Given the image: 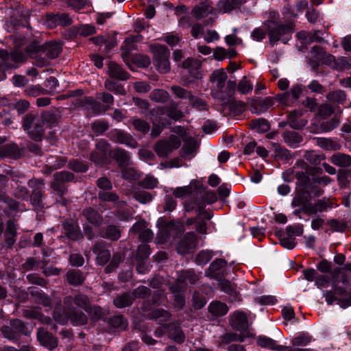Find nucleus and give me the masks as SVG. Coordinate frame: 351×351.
<instances>
[{"mask_svg":"<svg viewBox=\"0 0 351 351\" xmlns=\"http://www.w3.org/2000/svg\"><path fill=\"white\" fill-rule=\"evenodd\" d=\"M265 25L268 32L269 43L273 45L278 40L287 43L295 30V25L293 22L280 23L273 19H269L265 22Z\"/></svg>","mask_w":351,"mask_h":351,"instance_id":"nucleus-1","label":"nucleus"},{"mask_svg":"<svg viewBox=\"0 0 351 351\" xmlns=\"http://www.w3.org/2000/svg\"><path fill=\"white\" fill-rule=\"evenodd\" d=\"M53 317L56 322L62 325L66 324L69 320L73 326H83L88 323V317L85 313L75 307H71V309L64 308L63 313L55 311Z\"/></svg>","mask_w":351,"mask_h":351,"instance_id":"nucleus-2","label":"nucleus"},{"mask_svg":"<svg viewBox=\"0 0 351 351\" xmlns=\"http://www.w3.org/2000/svg\"><path fill=\"white\" fill-rule=\"evenodd\" d=\"M27 185L31 189L29 197L30 203L35 209L44 208V199H45V182L43 179L33 178L30 179Z\"/></svg>","mask_w":351,"mask_h":351,"instance_id":"nucleus-3","label":"nucleus"},{"mask_svg":"<svg viewBox=\"0 0 351 351\" xmlns=\"http://www.w3.org/2000/svg\"><path fill=\"white\" fill-rule=\"evenodd\" d=\"M53 177V180L51 182L50 186L53 191L56 192L60 197L59 199H56V202L61 205H66L67 200L63 197L66 192L64 183L72 181L74 179V176L71 172L62 171L56 173Z\"/></svg>","mask_w":351,"mask_h":351,"instance_id":"nucleus-4","label":"nucleus"},{"mask_svg":"<svg viewBox=\"0 0 351 351\" xmlns=\"http://www.w3.org/2000/svg\"><path fill=\"white\" fill-rule=\"evenodd\" d=\"M150 47L154 54L153 60L156 69L161 73H168L170 70V53L168 48L160 44L152 45Z\"/></svg>","mask_w":351,"mask_h":351,"instance_id":"nucleus-5","label":"nucleus"},{"mask_svg":"<svg viewBox=\"0 0 351 351\" xmlns=\"http://www.w3.org/2000/svg\"><path fill=\"white\" fill-rule=\"evenodd\" d=\"M180 145V138L176 135H171L168 138L158 141L154 145V150L160 158H167Z\"/></svg>","mask_w":351,"mask_h":351,"instance_id":"nucleus-6","label":"nucleus"},{"mask_svg":"<svg viewBox=\"0 0 351 351\" xmlns=\"http://www.w3.org/2000/svg\"><path fill=\"white\" fill-rule=\"evenodd\" d=\"M340 280H335L333 282V290L326 291L324 292L326 302L328 305H332L335 302H339L343 298H339L343 296L346 293V285L348 282L347 276L343 273L339 274Z\"/></svg>","mask_w":351,"mask_h":351,"instance_id":"nucleus-7","label":"nucleus"},{"mask_svg":"<svg viewBox=\"0 0 351 351\" xmlns=\"http://www.w3.org/2000/svg\"><path fill=\"white\" fill-rule=\"evenodd\" d=\"M28 52L43 51L44 55L51 60L57 58L62 51V47L60 43L51 41L44 45H40L38 42L34 40L27 47Z\"/></svg>","mask_w":351,"mask_h":351,"instance_id":"nucleus-8","label":"nucleus"},{"mask_svg":"<svg viewBox=\"0 0 351 351\" xmlns=\"http://www.w3.org/2000/svg\"><path fill=\"white\" fill-rule=\"evenodd\" d=\"M227 77V74L223 69L215 70L210 74L209 81L213 84L211 93L214 97L223 99V89Z\"/></svg>","mask_w":351,"mask_h":351,"instance_id":"nucleus-9","label":"nucleus"},{"mask_svg":"<svg viewBox=\"0 0 351 351\" xmlns=\"http://www.w3.org/2000/svg\"><path fill=\"white\" fill-rule=\"evenodd\" d=\"M199 183L197 182V189L195 192V199L189 200L184 203V206L187 212L192 211L195 208V204L201 202L204 204H213L217 200V195L214 191H201L199 189Z\"/></svg>","mask_w":351,"mask_h":351,"instance_id":"nucleus-10","label":"nucleus"},{"mask_svg":"<svg viewBox=\"0 0 351 351\" xmlns=\"http://www.w3.org/2000/svg\"><path fill=\"white\" fill-rule=\"evenodd\" d=\"M26 327L24 323L19 319H13L10 322V326H3L1 328V332L4 337L10 339H17L21 334H26Z\"/></svg>","mask_w":351,"mask_h":351,"instance_id":"nucleus-11","label":"nucleus"},{"mask_svg":"<svg viewBox=\"0 0 351 351\" xmlns=\"http://www.w3.org/2000/svg\"><path fill=\"white\" fill-rule=\"evenodd\" d=\"M79 106H82L89 113L93 114H97L104 112L110 109V106H105L101 105L99 101L93 97H85L78 101Z\"/></svg>","mask_w":351,"mask_h":351,"instance_id":"nucleus-12","label":"nucleus"},{"mask_svg":"<svg viewBox=\"0 0 351 351\" xmlns=\"http://www.w3.org/2000/svg\"><path fill=\"white\" fill-rule=\"evenodd\" d=\"M63 303L64 308L66 309H71V307H74L73 304H75L77 307L86 310L90 304L88 297L82 293H78L74 296H66Z\"/></svg>","mask_w":351,"mask_h":351,"instance_id":"nucleus-13","label":"nucleus"},{"mask_svg":"<svg viewBox=\"0 0 351 351\" xmlns=\"http://www.w3.org/2000/svg\"><path fill=\"white\" fill-rule=\"evenodd\" d=\"M92 250L96 255L95 260L97 265L103 266L110 260V252L106 247L104 242L100 241L95 243L93 246Z\"/></svg>","mask_w":351,"mask_h":351,"instance_id":"nucleus-14","label":"nucleus"},{"mask_svg":"<svg viewBox=\"0 0 351 351\" xmlns=\"http://www.w3.org/2000/svg\"><path fill=\"white\" fill-rule=\"evenodd\" d=\"M110 138L115 143L125 144L128 147L135 148L137 147V142L130 134L123 130L115 129L110 132Z\"/></svg>","mask_w":351,"mask_h":351,"instance_id":"nucleus-15","label":"nucleus"},{"mask_svg":"<svg viewBox=\"0 0 351 351\" xmlns=\"http://www.w3.org/2000/svg\"><path fill=\"white\" fill-rule=\"evenodd\" d=\"M36 337L40 343L49 350H53L58 346L57 338L43 327L38 329Z\"/></svg>","mask_w":351,"mask_h":351,"instance_id":"nucleus-16","label":"nucleus"},{"mask_svg":"<svg viewBox=\"0 0 351 351\" xmlns=\"http://www.w3.org/2000/svg\"><path fill=\"white\" fill-rule=\"evenodd\" d=\"M274 104L273 99L270 97L264 99H253L250 104V110L252 113L261 114L267 111Z\"/></svg>","mask_w":351,"mask_h":351,"instance_id":"nucleus-17","label":"nucleus"},{"mask_svg":"<svg viewBox=\"0 0 351 351\" xmlns=\"http://www.w3.org/2000/svg\"><path fill=\"white\" fill-rule=\"evenodd\" d=\"M66 235L72 240H79L83 237L80 226L77 221L66 219L62 223Z\"/></svg>","mask_w":351,"mask_h":351,"instance_id":"nucleus-18","label":"nucleus"},{"mask_svg":"<svg viewBox=\"0 0 351 351\" xmlns=\"http://www.w3.org/2000/svg\"><path fill=\"white\" fill-rule=\"evenodd\" d=\"M197 237L193 232L186 233L179 242L177 250L181 254H186L190 250L195 247Z\"/></svg>","mask_w":351,"mask_h":351,"instance_id":"nucleus-19","label":"nucleus"},{"mask_svg":"<svg viewBox=\"0 0 351 351\" xmlns=\"http://www.w3.org/2000/svg\"><path fill=\"white\" fill-rule=\"evenodd\" d=\"M303 115L302 110H293L291 112L288 116L287 123L290 128L299 130L304 128L307 124V120L300 119Z\"/></svg>","mask_w":351,"mask_h":351,"instance_id":"nucleus-20","label":"nucleus"},{"mask_svg":"<svg viewBox=\"0 0 351 351\" xmlns=\"http://www.w3.org/2000/svg\"><path fill=\"white\" fill-rule=\"evenodd\" d=\"M246 0H223L219 1L217 4V9L220 13H230L233 10L239 8Z\"/></svg>","mask_w":351,"mask_h":351,"instance_id":"nucleus-21","label":"nucleus"},{"mask_svg":"<svg viewBox=\"0 0 351 351\" xmlns=\"http://www.w3.org/2000/svg\"><path fill=\"white\" fill-rule=\"evenodd\" d=\"M90 40L97 45H104V51L108 53L117 45L116 38L114 36L106 34L104 36H99L96 37H92Z\"/></svg>","mask_w":351,"mask_h":351,"instance_id":"nucleus-22","label":"nucleus"},{"mask_svg":"<svg viewBox=\"0 0 351 351\" xmlns=\"http://www.w3.org/2000/svg\"><path fill=\"white\" fill-rule=\"evenodd\" d=\"M82 215L88 223L95 226H99L104 221L102 215L91 207L84 208L82 212Z\"/></svg>","mask_w":351,"mask_h":351,"instance_id":"nucleus-23","label":"nucleus"},{"mask_svg":"<svg viewBox=\"0 0 351 351\" xmlns=\"http://www.w3.org/2000/svg\"><path fill=\"white\" fill-rule=\"evenodd\" d=\"M182 67L188 70L191 77L195 80H199L202 77L200 72L199 71L201 67V63L197 60L192 58H187L182 62Z\"/></svg>","mask_w":351,"mask_h":351,"instance_id":"nucleus-24","label":"nucleus"},{"mask_svg":"<svg viewBox=\"0 0 351 351\" xmlns=\"http://www.w3.org/2000/svg\"><path fill=\"white\" fill-rule=\"evenodd\" d=\"M47 23L50 26H69L72 23V19L66 13L50 14L47 16Z\"/></svg>","mask_w":351,"mask_h":351,"instance_id":"nucleus-25","label":"nucleus"},{"mask_svg":"<svg viewBox=\"0 0 351 351\" xmlns=\"http://www.w3.org/2000/svg\"><path fill=\"white\" fill-rule=\"evenodd\" d=\"M230 324L232 328L237 330H246L248 326L246 315L243 312H235L231 317Z\"/></svg>","mask_w":351,"mask_h":351,"instance_id":"nucleus-26","label":"nucleus"},{"mask_svg":"<svg viewBox=\"0 0 351 351\" xmlns=\"http://www.w3.org/2000/svg\"><path fill=\"white\" fill-rule=\"evenodd\" d=\"M108 68V74L111 77L120 80H126L130 77V74L114 62H109Z\"/></svg>","mask_w":351,"mask_h":351,"instance_id":"nucleus-27","label":"nucleus"},{"mask_svg":"<svg viewBox=\"0 0 351 351\" xmlns=\"http://www.w3.org/2000/svg\"><path fill=\"white\" fill-rule=\"evenodd\" d=\"M0 58L5 61L11 60L16 63H23L27 60L26 54L18 49L10 53H8L6 51L0 50Z\"/></svg>","mask_w":351,"mask_h":351,"instance_id":"nucleus-28","label":"nucleus"},{"mask_svg":"<svg viewBox=\"0 0 351 351\" xmlns=\"http://www.w3.org/2000/svg\"><path fill=\"white\" fill-rule=\"evenodd\" d=\"M325 52L324 49L318 45L314 46L311 49L310 51L311 57L309 58L308 64L311 66L312 69H317Z\"/></svg>","mask_w":351,"mask_h":351,"instance_id":"nucleus-29","label":"nucleus"},{"mask_svg":"<svg viewBox=\"0 0 351 351\" xmlns=\"http://www.w3.org/2000/svg\"><path fill=\"white\" fill-rule=\"evenodd\" d=\"M329 160L339 167L346 168L351 166V156L344 153L337 152L330 157Z\"/></svg>","mask_w":351,"mask_h":351,"instance_id":"nucleus-30","label":"nucleus"},{"mask_svg":"<svg viewBox=\"0 0 351 351\" xmlns=\"http://www.w3.org/2000/svg\"><path fill=\"white\" fill-rule=\"evenodd\" d=\"M197 182H195L194 184L191 183L189 186L176 188L173 192V195L178 198L191 197L193 199H195L197 189Z\"/></svg>","mask_w":351,"mask_h":351,"instance_id":"nucleus-31","label":"nucleus"},{"mask_svg":"<svg viewBox=\"0 0 351 351\" xmlns=\"http://www.w3.org/2000/svg\"><path fill=\"white\" fill-rule=\"evenodd\" d=\"M160 114H167L169 118L173 120H179L183 117V112L178 108V104L176 102H171L167 106L159 109Z\"/></svg>","mask_w":351,"mask_h":351,"instance_id":"nucleus-32","label":"nucleus"},{"mask_svg":"<svg viewBox=\"0 0 351 351\" xmlns=\"http://www.w3.org/2000/svg\"><path fill=\"white\" fill-rule=\"evenodd\" d=\"M257 343L262 348H266L277 351H286L287 349V346L277 345L276 342L274 339L265 336H260L257 339Z\"/></svg>","mask_w":351,"mask_h":351,"instance_id":"nucleus-33","label":"nucleus"},{"mask_svg":"<svg viewBox=\"0 0 351 351\" xmlns=\"http://www.w3.org/2000/svg\"><path fill=\"white\" fill-rule=\"evenodd\" d=\"M134 302V297L130 292L122 293L117 295L113 300L114 305L119 308L131 306Z\"/></svg>","mask_w":351,"mask_h":351,"instance_id":"nucleus-34","label":"nucleus"},{"mask_svg":"<svg viewBox=\"0 0 351 351\" xmlns=\"http://www.w3.org/2000/svg\"><path fill=\"white\" fill-rule=\"evenodd\" d=\"M29 293L36 303L43 304L45 306H50L51 305L50 298L42 291L36 288H30Z\"/></svg>","mask_w":351,"mask_h":351,"instance_id":"nucleus-35","label":"nucleus"},{"mask_svg":"<svg viewBox=\"0 0 351 351\" xmlns=\"http://www.w3.org/2000/svg\"><path fill=\"white\" fill-rule=\"evenodd\" d=\"M21 155L20 149L14 143L5 144L0 147V157L18 158Z\"/></svg>","mask_w":351,"mask_h":351,"instance_id":"nucleus-36","label":"nucleus"},{"mask_svg":"<svg viewBox=\"0 0 351 351\" xmlns=\"http://www.w3.org/2000/svg\"><path fill=\"white\" fill-rule=\"evenodd\" d=\"M98 198L104 202H114L117 207L125 205V201L119 200V197L113 192L101 191L98 193Z\"/></svg>","mask_w":351,"mask_h":351,"instance_id":"nucleus-37","label":"nucleus"},{"mask_svg":"<svg viewBox=\"0 0 351 351\" xmlns=\"http://www.w3.org/2000/svg\"><path fill=\"white\" fill-rule=\"evenodd\" d=\"M66 280L68 282L73 286H78L83 284L85 280V276L78 269L69 270L66 274Z\"/></svg>","mask_w":351,"mask_h":351,"instance_id":"nucleus-38","label":"nucleus"},{"mask_svg":"<svg viewBox=\"0 0 351 351\" xmlns=\"http://www.w3.org/2000/svg\"><path fill=\"white\" fill-rule=\"evenodd\" d=\"M282 137L284 141L293 147H296L303 140L302 136L294 131H285L282 134Z\"/></svg>","mask_w":351,"mask_h":351,"instance_id":"nucleus-39","label":"nucleus"},{"mask_svg":"<svg viewBox=\"0 0 351 351\" xmlns=\"http://www.w3.org/2000/svg\"><path fill=\"white\" fill-rule=\"evenodd\" d=\"M148 317L149 319L157 320L160 324L163 325L166 322L170 320L171 315L163 308H156L150 312Z\"/></svg>","mask_w":351,"mask_h":351,"instance_id":"nucleus-40","label":"nucleus"},{"mask_svg":"<svg viewBox=\"0 0 351 351\" xmlns=\"http://www.w3.org/2000/svg\"><path fill=\"white\" fill-rule=\"evenodd\" d=\"M179 282H183L186 288L189 285H193L199 280V276L193 270L182 271L178 274Z\"/></svg>","mask_w":351,"mask_h":351,"instance_id":"nucleus-41","label":"nucleus"},{"mask_svg":"<svg viewBox=\"0 0 351 351\" xmlns=\"http://www.w3.org/2000/svg\"><path fill=\"white\" fill-rule=\"evenodd\" d=\"M43 125L44 124L42 121L38 118L28 132L29 136L32 139L35 141H40L42 140L45 132Z\"/></svg>","mask_w":351,"mask_h":351,"instance_id":"nucleus-42","label":"nucleus"},{"mask_svg":"<svg viewBox=\"0 0 351 351\" xmlns=\"http://www.w3.org/2000/svg\"><path fill=\"white\" fill-rule=\"evenodd\" d=\"M60 118L58 112L53 110L45 111L41 114L40 119L43 124H46L47 127H53L56 125Z\"/></svg>","mask_w":351,"mask_h":351,"instance_id":"nucleus-43","label":"nucleus"},{"mask_svg":"<svg viewBox=\"0 0 351 351\" xmlns=\"http://www.w3.org/2000/svg\"><path fill=\"white\" fill-rule=\"evenodd\" d=\"M311 200L310 194L304 189L298 190L291 202L292 207H303L306 202Z\"/></svg>","mask_w":351,"mask_h":351,"instance_id":"nucleus-44","label":"nucleus"},{"mask_svg":"<svg viewBox=\"0 0 351 351\" xmlns=\"http://www.w3.org/2000/svg\"><path fill=\"white\" fill-rule=\"evenodd\" d=\"M26 53L32 58L35 60L34 64L38 67H44L49 64L51 59L44 55L43 51H32L28 52L27 49Z\"/></svg>","mask_w":351,"mask_h":351,"instance_id":"nucleus-45","label":"nucleus"},{"mask_svg":"<svg viewBox=\"0 0 351 351\" xmlns=\"http://www.w3.org/2000/svg\"><path fill=\"white\" fill-rule=\"evenodd\" d=\"M208 311L215 316H223L227 313L228 308L225 303L214 301L209 304Z\"/></svg>","mask_w":351,"mask_h":351,"instance_id":"nucleus-46","label":"nucleus"},{"mask_svg":"<svg viewBox=\"0 0 351 351\" xmlns=\"http://www.w3.org/2000/svg\"><path fill=\"white\" fill-rule=\"evenodd\" d=\"M213 12V8L206 3H201L192 10V14L196 19H200L207 16Z\"/></svg>","mask_w":351,"mask_h":351,"instance_id":"nucleus-47","label":"nucleus"},{"mask_svg":"<svg viewBox=\"0 0 351 351\" xmlns=\"http://www.w3.org/2000/svg\"><path fill=\"white\" fill-rule=\"evenodd\" d=\"M134 129L143 134H147L150 130V125L148 122L141 119L134 117L129 121Z\"/></svg>","mask_w":351,"mask_h":351,"instance_id":"nucleus-48","label":"nucleus"},{"mask_svg":"<svg viewBox=\"0 0 351 351\" xmlns=\"http://www.w3.org/2000/svg\"><path fill=\"white\" fill-rule=\"evenodd\" d=\"M169 330V337L177 343L184 342L185 336L180 326H176L174 324L167 325Z\"/></svg>","mask_w":351,"mask_h":351,"instance_id":"nucleus-49","label":"nucleus"},{"mask_svg":"<svg viewBox=\"0 0 351 351\" xmlns=\"http://www.w3.org/2000/svg\"><path fill=\"white\" fill-rule=\"evenodd\" d=\"M346 94L342 90H335L330 91L326 96L327 100L330 102L342 104L346 100Z\"/></svg>","mask_w":351,"mask_h":351,"instance_id":"nucleus-50","label":"nucleus"},{"mask_svg":"<svg viewBox=\"0 0 351 351\" xmlns=\"http://www.w3.org/2000/svg\"><path fill=\"white\" fill-rule=\"evenodd\" d=\"M109 144L105 140H101L96 144V148L101 152L100 156L97 152H94L90 155V158L95 162H99V159L105 156L106 152L109 149Z\"/></svg>","mask_w":351,"mask_h":351,"instance_id":"nucleus-51","label":"nucleus"},{"mask_svg":"<svg viewBox=\"0 0 351 351\" xmlns=\"http://www.w3.org/2000/svg\"><path fill=\"white\" fill-rule=\"evenodd\" d=\"M275 156L280 160H289L291 158L290 152L284 147H282L278 143H271Z\"/></svg>","mask_w":351,"mask_h":351,"instance_id":"nucleus-52","label":"nucleus"},{"mask_svg":"<svg viewBox=\"0 0 351 351\" xmlns=\"http://www.w3.org/2000/svg\"><path fill=\"white\" fill-rule=\"evenodd\" d=\"M250 126L258 132L263 133L267 132L270 128L269 122L263 118L252 120Z\"/></svg>","mask_w":351,"mask_h":351,"instance_id":"nucleus-53","label":"nucleus"},{"mask_svg":"<svg viewBox=\"0 0 351 351\" xmlns=\"http://www.w3.org/2000/svg\"><path fill=\"white\" fill-rule=\"evenodd\" d=\"M113 158L121 167H125L130 163V156L128 153L121 149H117L114 151Z\"/></svg>","mask_w":351,"mask_h":351,"instance_id":"nucleus-54","label":"nucleus"},{"mask_svg":"<svg viewBox=\"0 0 351 351\" xmlns=\"http://www.w3.org/2000/svg\"><path fill=\"white\" fill-rule=\"evenodd\" d=\"M138 41V36H130L125 39L123 45L121 46L122 57H126L134 49V43Z\"/></svg>","mask_w":351,"mask_h":351,"instance_id":"nucleus-55","label":"nucleus"},{"mask_svg":"<svg viewBox=\"0 0 351 351\" xmlns=\"http://www.w3.org/2000/svg\"><path fill=\"white\" fill-rule=\"evenodd\" d=\"M317 145L322 149L326 150H339L341 148L340 144L330 138H319L317 139Z\"/></svg>","mask_w":351,"mask_h":351,"instance_id":"nucleus-56","label":"nucleus"},{"mask_svg":"<svg viewBox=\"0 0 351 351\" xmlns=\"http://www.w3.org/2000/svg\"><path fill=\"white\" fill-rule=\"evenodd\" d=\"M312 340V336L307 332H301L291 339L293 346H305Z\"/></svg>","mask_w":351,"mask_h":351,"instance_id":"nucleus-57","label":"nucleus"},{"mask_svg":"<svg viewBox=\"0 0 351 351\" xmlns=\"http://www.w3.org/2000/svg\"><path fill=\"white\" fill-rule=\"evenodd\" d=\"M304 158L309 163L317 165L326 159V156L324 154H318L314 151H306L304 155Z\"/></svg>","mask_w":351,"mask_h":351,"instance_id":"nucleus-58","label":"nucleus"},{"mask_svg":"<svg viewBox=\"0 0 351 351\" xmlns=\"http://www.w3.org/2000/svg\"><path fill=\"white\" fill-rule=\"evenodd\" d=\"M149 98L155 102L164 103L168 101L169 94L165 90L156 89L150 93Z\"/></svg>","mask_w":351,"mask_h":351,"instance_id":"nucleus-59","label":"nucleus"},{"mask_svg":"<svg viewBox=\"0 0 351 351\" xmlns=\"http://www.w3.org/2000/svg\"><path fill=\"white\" fill-rule=\"evenodd\" d=\"M123 259V254L121 252H116L113 254L110 263L106 267L105 271L109 274L118 267Z\"/></svg>","mask_w":351,"mask_h":351,"instance_id":"nucleus-60","label":"nucleus"},{"mask_svg":"<svg viewBox=\"0 0 351 351\" xmlns=\"http://www.w3.org/2000/svg\"><path fill=\"white\" fill-rule=\"evenodd\" d=\"M104 86L107 90L113 92L115 94L123 95L126 93L125 90L122 85L110 80H106L105 81Z\"/></svg>","mask_w":351,"mask_h":351,"instance_id":"nucleus-61","label":"nucleus"},{"mask_svg":"<svg viewBox=\"0 0 351 351\" xmlns=\"http://www.w3.org/2000/svg\"><path fill=\"white\" fill-rule=\"evenodd\" d=\"M171 90L174 95L179 99H187L189 100L193 95L191 91L176 85L172 86Z\"/></svg>","mask_w":351,"mask_h":351,"instance_id":"nucleus-62","label":"nucleus"},{"mask_svg":"<svg viewBox=\"0 0 351 351\" xmlns=\"http://www.w3.org/2000/svg\"><path fill=\"white\" fill-rule=\"evenodd\" d=\"M197 143L194 139L189 138L186 141L182 148V156L186 158L189 155L193 153L197 149Z\"/></svg>","mask_w":351,"mask_h":351,"instance_id":"nucleus-63","label":"nucleus"},{"mask_svg":"<svg viewBox=\"0 0 351 351\" xmlns=\"http://www.w3.org/2000/svg\"><path fill=\"white\" fill-rule=\"evenodd\" d=\"M133 197L141 204H147L152 201V195L145 191H136L132 193Z\"/></svg>","mask_w":351,"mask_h":351,"instance_id":"nucleus-64","label":"nucleus"}]
</instances>
